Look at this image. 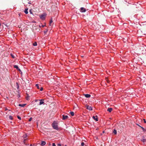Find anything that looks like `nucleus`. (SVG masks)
Here are the masks:
<instances>
[{
    "instance_id": "7c9ffc66",
    "label": "nucleus",
    "mask_w": 146,
    "mask_h": 146,
    "mask_svg": "<svg viewBox=\"0 0 146 146\" xmlns=\"http://www.w3.org/2000/svg\"><path fill=\"white\" fill-rule=\"evenodd\" d=\"M52 146H56V145L54 143H52Z\"/></svg>"
},
{
    "instance_id": "4468645a",
    "label": "nucleus",
    "mask_w": 146,
    "mask_h": 146,
    "mask_svg": "<svg viewBox=\"0 0 146 146\" xmlns=\"http://www.w3.org/2000/svg\"><path fill=\"white\" fill-rule=\"evenodd\" d=\"M25 105L26 104H19V106H21L22 107H24L25 106Z\"/></svg>"
},
{
    "instance_id": "aec40b11",
    "label": "nucleus",
    "mask_w": 146,
    "mask_h": 146,
    "mask_svg": "<svg viewBox=\"0 0 146 146\" xmlns=\"http://www.w3.org/2000/svg\"><path fill=\"white\" fill-rule=\"evenodd\" d=\"M9 119L11 120H12L13 119V117L12 116L10 115L9 117Z\"/></svg>"
},
{
    "instance_id": "58836bf2",
    "label": "nucleus",
    "mask_w": 146,
    "mask_h": 146,
    "mask_svg": "<svg viewBox=\"0 0 146 146\" xmlns=\"http://www.w3.org/2000/svg\"><path fill=\"white\" fill-rule=\"evenodd\" d=\"M43 27H44V26H43Z\"/></svg>"
},
{
    "instance_id": "412c9836",
    "label": "nucleus",
    "mask_w": 146,
    "mask_h": 146,
    "mask_svg": "<svg viewBox=\"0 0 146 146\" xmlns=\"http://www.w3.org/2000/svg\"><path fill=\"white\" fill-rule=\"evenodd\" d=\"M27 97H26V99L27 100H29V96H28V94H27Z\"/></svg>"
},
{
    "instance_id": "a211bd4d",
    "label": "nucleus",
    "mask_w": 146,
    "mask_h": 146,
    "mask_svg": "<svg viewBox=\"0 0 146 146\" xmlns=\"http://www.w3.org/2000/svg\"><path fill=\"white\" fill-rule=\"evenodd\" d=\"M33 45L34 46H36L37 45V43L36 42H35L33 43Z\"/></svg>"
},
{
    "instance_id": "9b49d317",
    "label": "nucleus",
    "mask_w": 146,
    "mask_h": 146,
    "mask_svg": "<svg viewBox=\"0 0 146 146\" xmlns=\"http://www.w3.org/2000/svg\"><path fill=\"white\" fill-rule=\"evenodd\" d=\"M40 18L42 20L45 19V16L44 15H42L40 16Z\"/></svg>"
},
{
    "instance_id": "f8f14e48",
    "label": "nucleus",
    "mask_w": 146,
    "mask_h": 146,
    "mask_svg": "<svg viewBox=\"0 0 146 146\" xmlns=\"http://www.w3.org/2000/svg\"><path fill=\"white\" fill-rule=\"evenodd\" d=\"M40 100V102L39 103V105H41L44 104V102L42 101V100Z\"/></svg>"
},
{
    "instance_id": "423d86ee",
    "label": "nucleus",
    "mask_w": 146,
    "mask_h": 146,
    "mask_svg": "<svg viewBox=\"0 0 146 146\" xmlns=\"http://www.w3.org/2000/svg\"><path fill=\"white\" fill-rule=\"evenodd\" d=\"M86 108L89 110H92V108L91 106H86Z\"/></svg>"
},
{
    "instance_id": "6ab92c4d",
    "label": "nucleus",
    "mask_w": 146,
    "mask_h": 146,
    "mask_svg": "<svg viewBox=\"0 0 146 146\" xmlns=\"http://www.w3.org/2000/svg\"><path fill=\"white\" fill-rule=\"evenodd\" d=\"M35 86L38 89H39V86L38 84H36Z\"/></svg>"
},
{
    "instance_id": "cd10ccee",
    "label": "nucleus",
    "mask_w": 146,
    "mask_h": 146,
    "mask_svg": "<svg viewBox=\"0 0 146 146\" xmlns=\"http://www.w3.org/2000/svg\"><path fill=\"white\" fill-rule=\"evenodd\" d=\"M43 90V88L42 87H41V88L40 89V90L41 91H42Z\"/></svg>"
},
{
    "instance_id": "0eeeda50",
    "label": "nucleus",
    "mask_w": 146,
    "mask_h": 146,
    "mask_svg": "<svg viewBox=\"0 0 146 146\" xmlns=\"http://www.w3.org/2000/svg\"><path fill=\"white\" fill-rule=\"evenodd\" d=\"M112 108H108L107 109V111L110 112L112 111Z\"/></svg>"
},
{
    "instance_id": "f3484780",
    "label": "nucleus",
    "mask_w": 146,
    "mask_h": 146,
    "mask_svg": "<svg viewBox=\"0 0 146 146\" xmlns=\"http://www.w3.org/2000/svg\"><path fill=\"white\" fill-rule=\"evenodd\" d=\"M70 114L72 116H73L74 115V113L73 111L70 112Z\"/></svg>"
},
{
    "instance_id": "9d476101",
    "label": "nucleus",
    "mask_w": 146,
    "mask_h": 146,
    "mask_svg": "<svg viewBox=\"0 0 146 146\" xmlns=\"http://www.w3.org/2000/svg\"><path fill=\"white\" fill-rule=\"evenodd\" d=\"M14 68L18 69V70L20 71V69L19 68L18 66L17 65H15L14 66Z\"/></svg>"
},
{
    "instance_id": "f257e3e1",
    "label": "nucleus",
    "mask_w": 146,
    "mask_h": 146,
    "mask_svg": "<svg viewBox=\"0 0 146 146\" xmlns=\"http://www.w3.org/2000/svg\"><path fill=\"white\" fill-rule=\"evenodd\" d=\"M52 125L54 129L56 130L58 129V127L57 123H56L55 122H54L52 123Z\"/></svg>"
},
{
    "instance_id": "4c0bfd02",
    "label": "nucleus",
    "mask_w": 146,
    "mask_h": 146,
    "mask_svg": "<svg viewBox=\"0 0 146 146\" xmlns=\"http://www.w3.org/2000/svg\"><path fill=\"white\" fill-rule=\"evenodd\" d=\"M1 24H0V26H1Z\"/></svg>"
},
{
    "instance_id": "ddd939ff",
    "label": "nucleus",
    "mask_w": 146,
    "mask_h": 146,
    "mask_svg": "<svg viewBox=\"0 0 146 146\" xmlns=\"http://www.w3.org/2000/svg\"><path fill=\"white\" fill-rule=\"evenodd\" d=\"M28 9H26L25 11H24V12L26 14H27L28 13Z\"/></svg>"
},
{
    "instance_id": "39448f33",
    "label": "nucleus",
    "mask_w": 146,
    "mask_h": 146,
    "mask_svg": "<svg viewBox=\"0 0 146 146\" xmlns=\"http://www.w3.org/2000/svg\"><path fill=\"white\" fill-rule=\"evenodd\" d=\"M92 118L96 121H98V117L97 115H96V116H93L92 117Z\"/></svg>"
},
{
    "instance_id": "6e6552de",
    "label": "nucleus",
    "mask_w": 146,
    "mask_h": 146,
    "mask_svg": "<svg viewBox=\"0 0 146 146\" xmlns=\"http://www.w3.org/2000/svg\"><path fill=\"white\" fill-rule=\"evenodd\" d=\"M84 96L86 98H90L91 96L89 94H85Z\"/></svg>"
},
{
    "instance_id": "bb28decb",
    "label": "nucleus",
    "mask_w": 146,
    "mask_h": 146,
    "mask_svg": "<svg viewBox=\"0 0 146 146\" xmlns=\"http://www.w3.org/2000/svg\"><path fill=\"white\" fill-rule=\"evenodd\" d=\"M29 12H30V13L31 14H33V12L31 11V10H30Z\"/></svg>"
},
{
    "instance_id": "1a4fd4ad",
    "label": "nucleus",
    "mask_w": 146,
    "mask_h": 146,
    "mask_svg": "<svg viewBox=\"0 0 146 146\" xmlns=\"http://www.w3.org/2000/svg\"><path fill=\"white\" fill-rule=\"evenodd\" d=\"M46 142L44 141H42L41 145L42 146H44L46 144Z\"/></svg>"
},
{
    "instance_id": "7ed1b4c3",
    "label": "nucleus",
    "mask_w": 146,
    "mask_h": 146,
    "mask_svg": "<svg viewBox=\"0 0 146 146\" xmlns=\"http://www.w3.org/2000/svg\"><path fill=\"white\" fill-rule=\"evenodd\" d=\"M68 118V115H62V119L63 120H64L66 119H67Z\"/></svg>"
},
{
    "instance_id": "f03ea898",
    "label": "nucleus",
    "mask_w": 146,
    "mask_h": 146,
    "mask_svg": "<svg viewBox=\"0 0 146 146\" xmlns=\"http://www.w3.org/2000/svg\"><path fill=\"white\" fill-rule=\"evenodd\" d=\"M141 140L143 143H144L146 141V138L145 137V136H143L142 138L141 139Z\"/></svg>"
},
{
    "instance_id": "20e7f679",
    "label": "nucleus",
    "mask_w": 146,
    "mask_h": 146,
    "mask_svg": "<svg viewBox=\"0 0 146 146\" xmlns=\"http://www.w3.org/2000/svg\"><path fill=\"white\" fill-rule=\"evenodd\" d=\"M86 10V9L84 7H81L80 8V11L82 12H85Z\"/></svg>"
},
{
    "instance_id": "e433bc0d",
    "label": "nucleus",
    "mask_w": 146,
    "mask_h": 146,
    "mask_svg": "<svg viewBox=\"0 0 146 146\" xmlns=\"http://www.w3.org/2000/svg\"><path fill=\"white\" fill-rule=\"evenodd\" d=\"M103 133H104V131H103Z\"/></svg>"
},
{
    "instance_id": "72a5a7b5",
    "label": "nucleus",
    "mask_w": 146,
    "mask_h": 146,
    "mask_svg": "<svg viewBox=\"0 0 146 146\" xmlns=\"http://www.w3.org/2000/svg\"><path fill=\"white\" fill-rule=\"evenodd\" d=\"M137 125H138V126H139V127H140V126H140L139 125H138V124H137Z\"/></svg>"
},
{
    "instance_id": "b1692460",
    "label": "nucleus",
    "mask_w": 146,
    "mask_h": 146,
    "mask_svg": "<svg viewBox=\"0 0 146 146\" xmlns=\"http://www.w3.org/2000/svg\"><path fill=\"white\" fill-rule=\"evenodd\" d=\"M81 145L82 146H84V142H82L81 144Z\"/></svg>"
},
{
    "instance_id": "2eb2a0df",
    "label": "nucleus",
    "mask_w": 146,
    "mask_h": 146,
    "mask_svg": "<svg viewBox=\"0 0 146 146\" xmlns=\"http://www.w3.org/2000/svg\"><path fill=\"white\" fill-rule=\"evenodd\" d=\"M52 23V19H51L50 21V22H49V25L50 26H51V23Z\"/></svg>"
},
{
    "instance_id": "c756f323",
    "label": "nucleus",
    "mask_w": 146,
    "mask_h": 146,
    "mask_svg": "<svg viewBox=\"0 0 146 146\" xmlns=\"http://www.w3.org/2000/svg\"><path fill=\"white\" fill-rule=\"evenodd\" d=\"M8 110L9 111H10V110H8L7 108H5V110Z\"/></svg>"
},
{
    "instance_id": "2f4dec72",
    "label": "nucleus",
    "mask_w": 146,
    "mask_h": 146,
    "mask_svg": "<svg viewBox=\"0 0 146 146\" xmlns=\"http://www.w3.org/2000/svg\"><path fill=\"white\" fill-rule=\"evenodd\" d=\"M143 121H144V122L145 123H146V121H145V119H143Z\"/></svg>"
},
{
    "instance_id": "a878e982",
    "label": "nucleus",
    "mask_w": 146,
    "mask_h": 146,
    "mask_svg": "<svg viewBox=\"0 0 146 146\" xmlns=\"http://www.w3.org/2000/svg\"><path fill=\"white\" fill-rule=\"evenodd\" d=\"M32 118L30 117L29 119V121H31L32 120Z\"/></svg>"
},
{
    "instance_id": "f704fd0d",
    "label": "nucleus",
    "mask_w": 146,
    "mask_h": 146,
    "mask_svg": "<svg viewBox=\"0 0 146 146\" xmlns=\"http://www.w3.org/2000/svg\"><path fill=\"white\" fill-rule=\"evenodd\" d=\"M28 3L29 4H31V3L30 2H28Z\"/></svg>"
},
{
    "instance_id": "dca6fc26",
    "label": "nucleus",
    "mask_w": 146,
    "mask_h": 146,
    "mask_svg": "<svg viewBox=\"0 0 146 146\" xmlns=\"http://www.w3.org/2000/svg\"><path fill=\"white\" fill-rule=\"evenodd\" d=\"M113 132L115 135H116L117 134V131L115 129L113 130Z\"/></svg>"
},
{
    "instance_id": "5701e85b",
    "label": "nucleus",
    "mask_w": 146,
    "mask_h": 146,
    "mask_svg": "<svg viewBox=\"0 0 146 146\" xmlns=\"http://www.w3.org/2000/svg\"><path fill=\"white\" fill-rule=\"evenodd\" d=\"M140 127H141V128L142 129V130H143V131H145V130L144 129V128L141 126H140Z\"/></svg>"
},
{
    "instance_id": "c9c22d12",
    "label": "nucleus",
    "mask_w": 146,
    "mask_h": 146,
    "mask_svg": "<svg viewBox=\"0 0 146 146\" xmlns=\"http://www.w3.org/2000/svg\"><path fill=\"white\" fill-rule=\"evenodd\" d=\"M107 82H108V80H107Z\"/></svg>"
},
{
    "instance_id": "c85d7f7f",
    "label": "nucleus",
    "mask_w": 146,
    "mask_h": 146,
    "mask_svg": "<svg viewBox=\"0 0 146 146\" xmlns=\"http://www.w3.org/2000/svg\"><path fill=\"white\" fill-rule=\"evenodd\" d=\"M57 146H61V144H60V143H58V144Z\"/></svg>"
},
{
    "instance_id": "ea45409f",
    "label": "nucleus",
    "mask_w": 146,
    "mask_h": 146,
    "mask_svg": "<svg viewBox=\"0 0 146 146\" xmlns=\"http://www.w3.org/2000/svg\"><path fill=\"white\" fill-rule=\"evenodd\" d=\"M65 146H66V145H65Z\"/></svg>"
},
{
    "instance_id": "4be33fe9",
    "label": "nucleus",
    "mask_w": 146,
    "mask_h": 146,
    "mask_svg": "<svg viewBox=\"0 0 146 146\" xmlns=\"http://www.w3.org/2000/svg\"><path fill=\"white\" fill-rule=\"evenodd\" d=\"M11 55L13 58H15V56H14V55L13 54H11Z\"/></svg>"
},
{
    "instance_id": "393cba45",
    "label": "nucleus",
    "mask_w": 146,
    "mask_h": 146,
    "mask_svg": "<svg viewBox=\"0 0 146 146\" xmlns=\"http://www.w3.org/2000/svg\"><path fill=\"white\" fill-rule=\"evenodd\" d=\"M17 117L18 118V119H20V120H21V117H20L19 116H17Z\"/></svg>"
},
{
    "instance_id": "473e14b6",
    "label": "nucleus",
    "mask_w": 146,
    "mask_h": 146,
    "mask_svg": "<svg viewBox=\"0 0 146 146\" xmlns=\"http://www.w3.org/2000/svg\"><path fill=\"white\" fill-rule=\"evenodd\" d=\"M27 136V135H25V136H24V138H26V137Z\"/></svg>"
}]
</instances>
